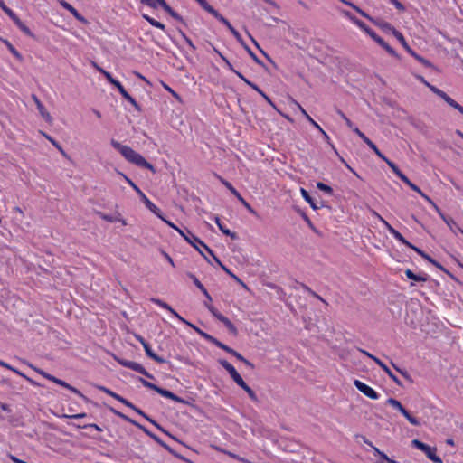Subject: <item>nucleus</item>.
Returning <instances> with one entry per match:
<instances>
[{
    "mask_svg": "<svg viewBox=\"0 0 463 463\" xmlns=\"http://www.w3.org/2000/svg\"><path fill=\"white\" fill-rule=\"evenodd\" d=\"M111 146L118 150L122 156L128 160V162L135 164L137 166L146 168L150 170L152 173H156L155 167L148 163L144 156H142L137 152L134 151L131 147L120 144L118 141H116L114 139L111 140Z\"/></svg>",
    "mask_w": 463,
    "mask_h": 463,
    "instance_id": "nucleus-1",
    "label": "nucleus"
},
{
    "mask_svg": "<svg viewBox=\"0 0 463 463\" xmlns=\"http://www.w3.org/2000/svg\"><path fill=\"white\" fill-rule=\"evenodd\" d=\"M179 234L191 245L193 246L208 263H211L210 260L203 253L200 247L203 248L208 253H212V250L197 236L193 234L188 229L185 232L179 231Z\"/></svg>",
    "mask_w": 463,
    "mask_h": 463,
    "instance_id": "nucleus-2",
    "label": "nucleus"
},
{
    "mask_svg": "<svg viewBox=\"0 0 463 463\" xmlns=\"http://www.w3.org/2000/svg\"><path fill=\"white\" fill-rule=\"evenodd\" d=\"M412 447L423 451L428 458L435 463H442L441 458L436 455L437 449L430 447L429 445L420 441L419 439H413L411 441Z\"/></svg>",
    "mask_w": 463,
    "mask_h": 463,
    "instance_id": "nucleus-3",
    "label": "nucleus"
},
{
    "mask_svg": "<svg viewBox=\"0 0 463 463\" xmlns=\"http://www.w3.org/2000/svg\"><path fill=\"white\" fill-rule=\"evenodd\" d=\"M105 78L108 80L109 83L114 85L118 90L123 98L127 99L128 102H130L137 110H141V108L137 103L136 99L128 94V92L125 90V88L118 80L114 79L110 73H105Z\"/></svg>",
    "mask_w": 463,
    "mask_h": 463,
    "instance_id": "nucleus-4",
    "label": "nucleus"
},
{
    "mask_svg": "<svg viewBox=\"0 0 463 463\" xmlns=\"http://www.w3.org/2000/svg\"><path fill=\"white\" fill-rule=\"evenodd\" d=\"M387 404L391 405L394 409L398 410L413 426H420V422L418 419L411 416L410 412L402 406V404L394 398H389L386 401Z\"/></svg>",
    "mask_w": 463,
    "mask_h": 463,
    "instance_id": "nucleus-5",
    "label": "nucleus"
},
{
    "mask_svg": "<svg viewBox=\"0 0 463 463\" xmlns=\"http://www.w3.org/2000/svg\"><path fill=\"white\" fill-rule=\"evenodd\" d=\"M221 183L229 189L232 194H234L238 200L242 203V205L251 213L256 214V212L252 209V207L250 205V203L244 200V198L240 194V193L232 186V184L222 178L221 176H218Z\"/></svg>",
    "mask_w": 463,
    "mask_h": 463,
    "instance_id": "nucleus-6",
    "label": "nucleus"
},
{
    "mask_svg": "<svg viewBox=\"0 0 463 463\" xmlns=\"http://www.w3.org/2000/svg\"><path fill=\"white\" fill-rule=\"evenodd\" d=\"M219 364L230 373L232 380L239 386H241L244 383V380L241 378V376L239 374V373L236 371V369L232 364H230L228 361L224 359H220Z\"/></svg>",
    "mask_w": 463,
    "mask_h": 463,
    "instance_id": "nucleus-7",
    "label": "nucleus"
},
{
    "mask_svg": "<svg viewBox=\"0 0 463 463\" xmlns=\"http://www.w3.org/2000/svg\"><path fill=\"white\" fill-rule=\"evenodd\" d=\"M354 383V386L365 396L373 400H377L379 398V394L373 388L364 383L363 382L355 380Z\"/></svg>",
    "mask_w": 463,
    "mask_h": 463,
    "instance_id": "nucleus-8",
    "label": "nucleus"
},
{
    "mask_svg": "<svg viewBox=\"0 0 463 463\" xmlns=\"http://www.w3.org/2000/svg\"><path fill=\"white\" fill-rule=\"evenodd\" d=\"M113 357L120 365H122L124 367L131 369L139 373L145 372L144 366L137 362L121 359V358L117 357L116 355H114Z\"/></svg>",
    "mask_w": 463,
    "mask_h": 463,
    "instance_id": "nucleus-9",
    "label": "nucleus"
},
{
    "mask_svg": "<svg viewBox=\"0 0 463 463\" xmlns=\"http://www.w3.org/2000/svg\"><path fill=\"white\" fill-rule=\"evenodd\" d=\"M354 132L362 138V140L380 157L384 158V155L377 148L375 144L372 142L358 128H354Z\"/></svg>",
    "mask_w": 463,
    "mask_h": 463,
    "instance_id": "nucleus-10",
    "label": "nucleus"
},
{
    "mask_svg": "<svg viewBox=\"0 0 463 463\" xmlns=\"http://www.w3.org/2000/svg\"><path fill=\"white\" fill-rule=\"evenodd\" d=\"M219 22L223 24L229 31L234 35V37L239 41L241 42V36L240 33L232 25V24L224 17L222 16L218 11L213 15Z\"/></svg>",
    "mask_w": 463,
    "mask_h": 463,
    "instance_id": "nucleus-11",
    "label": "nucleus"
},
{
    "mask_svg": "<svg viewBox=\"0 0 463 463\" xmlns=\"http://www.w3.org/2000/svg\"><path fill=\"white\" fill-rule=\"evenodd\" d=\"M122 176L126 179L127 183L137 192L139 195L141 201L145 203L147 208H151V201L146 196V194L136 185V184L127 177L125 175L121 174Z\"/></svg>",
    "mask_w": 463,
    "mask_h": 463,
    "instance_id": "nucleus-12",
    "label": "nucleus"
},
{
    "mask_svg": "<svg viewBox=\"0 0 463 463\" xmlns=\"http://www.w3.org/2000/svg\"><path fill=\"white\" fill-rule=\"evenodd\" d=\"M61 5L68 10L79 22L86 24L88 23L87 19L84 18L71 4L66 2L65 0H61Z\"/></svg>",
    "mask_w": 463,
    "mask_h": 463,
    "instance_id": "nucleus-13",
    "label": "nucleus"
},
{
    "mask_svg": "<svg viewBox=\"0 0 463 463\" xmlns=\"http://www.w3.org/2000/svg\"><path fill=\"white\" fill-rule=\"evenodd\" d=\"M434 206L438 210L441 219L446 222V224L449 227L452 232L456 233V232L458 231L463 234V230L458 226L456 222L451 217L446 216L439 210V208L435 204Z\"/></svg>",
    "mask_w": 463,
    "mask_h": 463,
    "instance_id": "nucleus-14",
    "label": "nucleus"
},
{
    "mask_svg": "<svg viewBox=\"0 0 463 463\" xmlns=\"http://www.w3.org/2000/svg\"><path fill=\"white\" fill-rule=\"evenodd\" d=\"M33 99L36 104L37 109H38L39 113L41 114V116L44 118V120L46 122L52 123V118L50 115V113L47 111L45 107L43 105V103L40 101V99L35 95H33Z\"/></svg>",
    "mask_w": 463,
    "mask_h": 463,
    "instance_id": "nucleus-15",
    "label": "nucleus"
},
{
    "mask_svg": "<svg viewBox=\"0 0 463 463\" xmlns=\"http://www.w3.org/2000/svg\"><path fill=\"white\" fill-rule=\"evenodd\" d=\"M373 362L378 364L387 374L388 376L399 386H402V383L398 379V377L391 371V369L379 358H373Z\"/></svg>",
    "mask_w": 463,
    "mask_h": 463,
    "instance_id": "nucleus-16",
    "label": "nucleus"
},
{
    "mask_svg": "<svg viewBox=\"0 0 463 463\" xmlns=\"http://www.w3.org/2000/svg\"><path fill=\"white\" fill-rule=\"evenodd\" d=\"M156 392L158 394L162 395L163 397L171 399V400H173V401H175L176 402L186 403V402L183 398H181V397L177 396L176 394L173 393L172 392H170V391H168L166 389H163V388H161L159 386L157 388Z\"/></svg>",
    "mask_w": 463,
    "mask_h": 463,
    "instance_id": "nucleus-17",
    "label": "nucleus"
},
{
    "mask_svg": "<svg viewBox=\"0 0 463 463\" xmlns=\"http://www.w3.org/2000/svg\"><path fill=\"white\" fill-rule=\"evenodd\" d=\"M12 20L24 33L29 37H34V34L32 33L29 27L26 26L16 14L12 18Z\"/></svg>",
    "mask_w": 463,
    "mask_h": 463,
    "instance_id": "nucleus-18",
    "label": "nucleus"
},
{
    "mask_svg": "<svg viewBox=\"0 0 463 463\" xmlns=\"http://www.w3.org/2000/svg\"><path fill=\"white\" fill-rule=\"evenodd\" d=\"M143 347H144V350L146 352V354L149 358L153 359L154 361H156V362H157L159 364L166 363V360L165 358H163L162 356H159L156 353H154V351L151 349V346L149 345L148 343L146 345H145Z\"/></svg>",
    "mask_w": 463,
    "mask_h": 463,
    "instance_id": "nucleus-19",
    "label": "nucleus"
},
{
    "mask_svg": "<svg viewBox=\"0 0 463 463\" xmlns=\"http://www.w3.org/2000/svg\"><path fill=\"white\" fill-rule=\"evenodd\" d=\"M405 275L408 279L416 282H425L429 279V276L427 274L417 275L413 273L411 269H406Z\"/></svg>",
    "mask_w": 463,
    "mask_h": 463,
    "instance_id": "nucleus-20",
    "label": "nucleus"
},
{
    "mask_svg": "<svg viewBox=\"0 0 463 463\" xmlns=\"http://www.w3.org/2000/svg\"><path fill=\"white\" fill-rule=\"evenodd\" d=\"M172 18L176 21L184 23L182 16L176 13L166 2H163L161 6Z\"/></svg>",
    "mask_w": 463,
    "mask_h": 463,
    "instance_id": "nucleus-21",
    "label": "nucleus"
},
{
    "mask_svg": "<svg viewBox=\"0 0 463 463\" xmlns=\"http://www.w3.org/2000/svg\"><path fill=\"white\" fill-rule=\"evenodd\" d=\"M387 26L392 29L393 35L402 43V45L404 47V49L409 52V50H411V48L408 45L403 35L399 31H397L395 28L392 27L390 24H387Z\"/></svg>",
    "mask_w": 463,
    "mask_h": 463,
    "instance_id": "nucleus-22",
    "label": "nucleus"
},
{
    "mask_svg": "<svg viewBox=\"0 0 463 463\" xmlns=\"http://www.w3.org/2000/svg\"><path fill=\"white\" fill-rule=\"evenodd\" d=\"M214 221H215L216 224L218 225V227H219L220 231H221L223 234H225V235H227V236H230L232 240H236V239L238 238V236H237V234H236L235 232H232V231H230L229 229L225 228V227L222 224V222H221V221H220V218H219V217H217V216H216V217L214 218Z\"/></svg>",
    "mask_w": 463,
    "mask_h": 463,
    "instance_id": "nucleus-23",
    "label": "nucleus"
},
{
    "mask_svg": "<svg viewBox=\"0 0 463 463\" xmlns=\"http://www.w3.org/2000/svg\"><path fill=\"white\" fill-rule=\"evenodd\" d=\"M188 276L193 279L194 284L196 286L197 288H199L202 293L209 299L212 300L211 296L209 295L207 289L204 288V286L198 280V279L192 273H189Z\"/></svg>",
    "mask_w": 463,
    "mask_h": 463,
    "instance_id": "nucleus-24",
    "label": "nucleus"
},
{
    "mask_svg": "<svg viewBox=\"0 0 463 463\" xmlns=\"http://www.w3.org/2000/svg\"><path fill=\"white\" fill-rule=\"evenodd\" d=\"M297 107L299 109L301 113L305 116V118L319 131H322V128L307 114V112L297 102L294 101Z\"/></svg>",
    "mask_w": 463,
    "mask_h": 463,
    "instance_id": "nucleus-25",
    "label": "nucleus"
},
{
    "mask_svg": "<svg viewBox=\"0 0 463 463\" xmlns=\"http://www.w3.org/2000/svg\"><path fill=\"white\" fill-rule=\"evenodd\" d=\"M220 321L223 323V325L228 328V330L233 335H236L238 334L237 328L232 324V322L226 317H221Z\"/></svg>",
    "mask_w": 463,
    "mask_h": 463,
    "instance_id": "nucleus-26",
    "label": "nucleus"
},
{
    "mask_svg": "<svg viewBox=\"0 0 463 463\" xmlns=\"http://www.w3.org/2000/svg\"><path fill=\"white\" fill-rule=\"evenodd\" d=\"M376 43L381 45L383 49L386 50L388 53L394 57H398V54L394 51L393 48H392L382 37L380 39H376Z\"/></svg>",
    "mask_w": 463,
    "mask_h": 463,
    "instance_id": "nucleus-27",
    "label": "nucleus"
},
{
    "mask_svg": "<svg viewBox=\"0 0 463 463\" xmlns=\"http://www.w3.org/2000/svg\"><path fill=\"white\" fill-rule=\"evenodd\" d=\"M301 194L306 202H307L312 209L317 210L319 208V206L314 202L313 198L309 195L308 192L305 190L304 188H301L300 190Z\"/></svg>",
    "mask_w": 463,
    "mask_h": 463,
    "instance_id": "nucleus-28",
    "label": "nucleus"
},
{
    "mask_svg": "<svg viewBox=\"0 0 463 463\" xmlns=\"http://www.w3.org/2000/svg\"><path fill=\"white\" fill-rule=\"evenodd\" d=\"M1 41L6 45L8 50L12 52V54L16 59H18L19 61L23 60V56L21 55V53L14 47V45L9 41L2 39V38H1Z\"/></svg>",
    "mask_w": 463,
    "mask_h": 463,
    "instance_id": "nucleus-29",
    "label": "nucleus"
},
{
    "mask_svg": "<svg viewBox=\"0 0 463 463\" xmlns=\"http://www.w3.org/2000/svg\"><path fill=\"white\" fill-rule=\"evenodd\" d=\"M146 435L153 439L156 442H157L159 445H161L163 448H165L166 450H168L170 453L174 454V450L164 441H162L156 435L152 433L150 430L146 431Z\"/></svg>",
    "mask_w": 463,
    "mask_h": 463,
    "instance_id": "nucleus-30",
    "label": "nucleus"
},
{
    "mask_svg": "<svg viewBox=\"0 0 463 463\" xmlns=\"http://www.w3.org/2000/svg\"><path fill=\"white\" fill-rule=\"evenodd\" d=\"M411 189L417 192L419 194H420L424 199H426L428 202L432 203L434 205V203L430 200V198L426 195L416 184L411 183L410 179H408V182L405 183Z\"/></svg>",
    "mask_w": 463,
    "mask_h": 463,
    "instance_id": "nucleus-31",
    "label": "nucleus"
},
{
    "mask_svg": "<svg viewBox=\"0 0 463 463\" xmlns=\"http://www.w3.org/2000/svg\"><path fill=\"white\" fill-rule=\"evenodd\" d=\"M200 5L201 7L205 10L206 12H208L209 14H211L213 16L215 14V13L217 12V10H215L212 5H210L206 0H195Z\"/></svg>",
    "mask_w": 463,
    "mask_h": 463,
    "instance_id": "nucleus-32",
    "label": "nucleus"
},
{
    "mask_svg": "<svg viewBox=\"0 0 463 463\" xmlns=\"http://www.w3.org/2000/svg\"><path fill=\"white\" fill-rule=\"evenodd\" d=\"M392 235L400 241L402 244L406 245L407 247L412 249L414 245H412L411 242H409L398 231L392 230Z\"/></svg>",
    "mask_w": 463,
    "mask_h": 463,
    "instance_id": "nucleus-33",
    "label": "nucleus"
},
{
    "mask_svg": "<svg viewBox=\"0 0 463 463\" xmlns=\"http://www.w3.org/2000/svg\"><path fill=\"white\" fill-rule=\"evenodd\" d=\"M300 287L305 290L307 291L308 294H310L312 297L319 299L320 301H322L324 304L326 305H328V303L324 299L322 298L319 295H317L315 291H313L308 286L305 285L304 283H299Z\"/></svg>",
    "mask_w": 463,
    "mask_h": 463,
    "instance_id": "nucleus-34",
    "label": "nucleus"
},
{
    "mask_svg": "<svg viewBox=\"0 0 463 463\" xmlns=\"http://www.w3.org/2000/svg\"><path fill=\"white\" fill-rule=\"evenodd\" d=\"M212 344H213L214 345H216L217 347L222 349L223 351L227 352L228 354H232L233 349L231 348L230 346L224 345L223 343H222L221 341H219L218 339H216L215 337L213 338V340L211 341Z\"/></svg>",
    "mask_w": 463,
    "mask_h": 463,
    "instance_id": "nucleus-35",
    "label": "nucleus"
},
{
    "mask_svg": "<svg viewBox=\"0 0 463 463\" xmlns=\"http://www.w3.org/2000/svg\"><path fill=\"white\" fill-rule=\"evenodd\" d=\"M445 102L453 109H457L459 113H463V107L457 101H455L453 99H451L449 96H448L447 99H445Z\"/></svg>",
    "mask_w": 463,
    "mask_h": 463,
    "instance_id": "nucleus-36",
    "label": "nucleus"
},
{
    "mask_svg": "<svg viewBox=\"0 0 463 463\" xmlns=\"http://www.w3.org/2000/svg\"><path fill=\"white\" fill-rule=\"evenodd\" d=\"M240 387L242 388L248 393L249 397L253 402L258 401L255 392L245 382Z\"/></svg>",
    "mask_w": 463,
    "mask_h": 463,
    "instance_id": "nucleus-37",
    "label": "nucleus"
},
{
    "mask_svg": "<svg viewBox=\"0 0 463 463\" xmlns=\"http://www.w3.org/2000/svg\"><path fill=\"white\" fill-rule=\"evenodd\" d=\"M144 19H146L152 26L159 28L161 30H165V26L164 24L155 20L154 18L148 16L147 14H143Z\"/></svg>",
    "mask_w": 463,
    "mask_h": 463,
    "instance_id": "nucleus-38",
    "label": "nucleus"
},
{
    "mask_svg": "<svg viewBox=\"0 0 463 463\" xmlns=\"http://www.w3.org/2000/svg\"><path fill=\"white\" fill-rule=\"evenodd\" d=\"M364 442L373 449L374 455H378L381 459L389 461V458L387 457V455L384 452L381 451L378 448L374 447L371 441L364 439Z\"/></svg>",
    "mask_w": 463,
    "mask_h": 463,
    "instance_id": "nucleus-39",
    "label": "nucleus"
},
{
    "mask_svg": "<svg viewBox=\"0 0 463 463\" xmlns=\"http://www.w3.org/2000/svg\"><path fill=\"white\" fill-rule=\"evenodd\" d=\"M110 411L115 414L117 415L118 417L121 418L122 420H124L125 421L127 422H129L130 424L134 425V424H137V421L134 420L133 419L129 418L128 416L125 415L124 413L113 409V408H110Z\"/></svg>",
    "mask_w": 463,
    "mask_h": 463,
    "instance_id": "nucleus-40",
    "label": "nucleus"
},
{
    "mask_svg": "<svg viewBox=\"0 0 463 463\" xmlns=\"http://www.w3.org/2000/svg\"><path fill=\"white\" fill-rule=\"evenodd\" d=\"M28 365H29L32 369H33L35 372H37L38 373H40L41 375H43L44 378H46V379H48V380H50V381H52V382H54V380H55V378H56L55 376H53V375H52V374H50V373H48L44 372L43 370H41V369H39V368H36V367H35V366H33L32 364H28Z\"/></svg>",
    "mask_w": 463,
    "mask_h": 463,
    "instance_id": "nucleus-41",
    "label": "nucleus"
},
{
    "mask_svg": "<svg viewBox=\"0 0 463 463\" xmlns=\"http://www.w3.org/2000/svg\"><path fill=\"white\" fill-rule=\"evenodd\" d=\"M427 87L433 92L435 93L436 95H438L439 98H441L444 101H445V99H447V97L449 96L448 94H446L443 90L438 89L437 87L433 86V85H430V84H427Z\"/></svg>",
    "mask_w": 463,
    "mask_h": 463,
    "instance_id": "nucleus-42",
    "label": "nucleus"
},
{
    "mask_svg": "<svg viewBox=\"0 0 463 463\" xmlns=\"http://www.w3.org/2000/svg\"><path fill=\"white\" fill-rule=\"evenodd\" d=\"M163 2H165V0H141V3L143 5H148L152 8H156L157 6H162Z\"/></svg>",
    "mask_w": 463,
    "mask_h": 463,
    "instance_id": "nucleus-43",
    "label": "nucleus"
},
{
    "mask_svg": "<svg viewBox=\"0 0 463 463\" xmlns=\"http://www.w3.org/2000/svg\"><path fill=\"white\" fill-rule=\"evenodd\" d=\"M392 365L393 366V368L399 372L410 383H413V380L411 376V374L406 371V370H402L401 368H399L398 366H396L394 364L393 362H391Z\"/></svg>",
    "mask_w": 463,
    "mask_h": 463,
    "instance_id": "nucleus-44",
    "label": "nucleus"
},
{
    "mask_svg": "<svg viewBox=\"0 0 463 463\" xmlns=\"http://www.w3.org/2000/svg\"><path fill=\"white\" fill-rule=\"evenodd\" d=\"M412 250H415L420 257L429 261L430 263H434V259H432L429 254L417 248L416 246L412 247Z\"/></svg>",
    "mask_w": 463,
    "mask_h": 463,
    "instance_id": "nucleus-45",
    "label": "nucleus"
},
{
    "mask_svg": "<svg viewBox=\"0 0 463 463\" xmlns=\"http://www.w3.org/2000/svg\"><path fill=\"white\" fill-rule=\"evenodd\" d=\"M317 189L325 192L327 194H330V195L333 194V189L329 185H327L322 182H317Z\"/></svg>",
    "mask_w": 463,
    "mask_h": 463,
    "instance_id": "nucleus-46",
    "label": "nucleus"
},
{
    "mask_svg": "<svg viewBox=\"0 0 463 463\" xmlns=\"http://www.w3.org/2000/svg\"><path fill=\"white\" fill-rule=\"evenodd\" d=\"M346 14L350 17V19L358 26L360 27L362 30H364V32L366 31V28H368V26L361 20L357 19L356 17L354 16H352L350 15L348 13H346Z\"/></svg>",
    "mask_w": 463,
    "mask_h": 463,
    "instance_id": "nucleus-47",
    "label": "nucleus"
},
{
    "mask_svg": "<svg viewBox=\"0 0 463 463\" xmlns=\"http://www.w3.org/2000/svg\"><path fill=\"white\" fill-rule=\"evenodd\" d=\"M0 8L12 19L15 14L10 9L4 1H0Z\"/></svg>",
    "mask_w": 463,
    "mask_h": 463,
    "instance_id": "nucleus-48",
    "label": "nucleus"
},
{
    "mask_svg": "<svg viewBox=\"0 0 463 463\" xmlns=\"http://www.w3.org/2000/svg\"><path fill=\"white\" fill-rule=\"evenodd\" d=\"M222 269L228 274L230 275L232 278H233L239 284L242 285L243 287H245V284L241 281V279H240L236 275H234L226 266L224 265H222Z\"/></svg>",
    "mask_w": 463,
    "mask_h": 463,
    "instance_id": "nucleus-49",
    "label": "nucleus"
},
{
    "mask_svg": "<svg viewBox=\"0 0 463 463\" xmlns=\"http://www.w3.org/2000/svg\"><path fill=\"white\" fill-rule=\"evenodd\" d=\"M139 381H140V383H141L145 387H146V388H148V389H151V390H154L155 392H156V391H157V388H158V386H157V385H156V384H154V383H150V382H148V381H146V380H145V379H143V378H139Z\"/></svg>",
    "mask_w": 463,
    "mask_h": 463,
    "instance_id": "nucleus-50",
    "label": "nucleus"
},
{
    "mask_svg": "<svg viewBox=\"0 0 463 463\" xmlns=\"http://www.w3.org/2000/svg\"><path fill=\"white\" fill-rule=\"evenodd\" d=\"M194 331L200 335L203 338H204L205 340L209 341L211 343V341L213 340V336H212L211 335L202 331L199 327H194Z\"/></svg>",
    "mask_w": 463,
    "mask_h": 463,
    "instance_id": "nucleus-51",
    "label": "nucleus"
},
{
    "mask_svg": "<svg viewBox=\"0 0 463 463\" xmlns=\"http://www.w3.org/2000/svg\"><path fill=\"white\" fill-rule=\"evenodd\" d=\"M148 209L162 221L163 219H165L162 215L161 210L158 207H156L153 203H151V208Z\"/></svg>",
    "mask_w": 463,
    "mask_h": 463,
    "instance_id": "nucleus-52",
    "label": "nucleus"
},
{
    "mask_svg": "<svg viewBox=\"0 0 463 463\" xmlns=\"http://www.w3.org/2000/svg\"><path fill=\"white\" fill-rule=\"evenodd\" d=\"M374 215H376L379 220L383 223L389 232L392 234V230H395L388 222H386L383 217H381L377 213L374 212Z\"/></svg>",
    "mask_w": 463,
    "mask_h": 463,
    "instance_id": "nucleus-53",
    "label": "nucleus"
},
{
    "mask_svg": "<svg viewBox=\"0 0 463 463\" xmlns=\"http://www.w3.org/2000/svg\"><path fill=\"white\" fill-rule=\"evenodd\" d=\"M209 311L213 314V316L214 317H216L219 321H220V318L221 317H224V316L222 314H221L215 307H213V306H208L207 307Z\"/></svg>",
    "mask_w": 463,
    "mask_h": 463,
    "instance_id": "nucleus-54",
    "label": "nucleus"
},
{
    "mask_svg": "<svg viewBox=\"0 0 463 463\" xmlns=\"http://www.w3.org/2000/svg\"><path fill=\"white\" fill-rule=\"evenodd\" d=\"M44 136L56 148L59 149V151H61L62 154H64L62 147L60 146V144L55 139H53L52 137H51L48 135H44Z\"/></svg>",
    "mask_w": 463,
    "mask_h": 463,
    "instance_id": "nucleus-55",
    "label": "nucleus"
},
{
    "mask_svg": "<svg viewBox=\"0 0 463 463\" xmlns=\"http://www.w3.org/2000/svg\"><path fill=\"white\" fill-rule=\"evenodd\" d=\"M382 160H383L384 162H386V164L391 167V169L394 172L397 171V169H399V167L396 165V164H394L392 161L389 160L385 156H384V158H381Z\"/></svg>",
    "mask_w": 463,
    "mask_h": 463,
    "instance_id": "nucleus-56",
    "label": "nucleus"
},
{
    "mask_svg": "<svg viewBox=\"0 0 463 463\" xmlns=\"http://www.w3.org/2000/svg\"><path fill=\"white\" fill-rule=\"evenodd\" d=\"M151 301L156 303V305H158L159 307L165 308V309H167L169 308V305L164 301H162L161 299H158V298H151Z\"/></svg>",
    "mask_w": 463,
    "mask_h": 463,
    "instance_id": "nucleus-57",
    "label": "nucleus"
},
{
    "mask_svg": "<svg viewBox=\"0 0 463 463\" xmlns=\"http://www.w3.org/2000/svg\"><path fill=\"white\" fill-rule=\"evenodd\" d=\"M180 33L182 37L184 39V41L187 43V44L190 46L192 50H195V46L193 43L192 40L182 31H180Z\"/></svg>",
    "mask_w": 463,
    "mask_h": 463,
    "instance_id": "nucleus-58",
    "label": "nucleus"
},
{
    "mask_svg": "<svg viewBox=\"0 0 463 463\" xmlns=\"http://www.w3.org/2000/svg\"><path fill=\"white\" fill-rule=\"evenodd\" d=\"M255 90L258 93H260V96H262L269 104H270L273 108L276 109L275 104L271 101V99L259 87H258V90Z\"/></svg>",
    "mask_w": 463,
    "mask_h": 463,
    "instance_id": "nucleus-59",
    "label": "nucleus"
},
{
    "mask_svg": "<svg viewBox=\"0 0 463 463\" xmlns=\"http://www.w3.org/2000/svg\"><path fill=\"white\" fill-rule=\"evenodd\" d=\"M148 420L150 423H152L154 426H156L158 430H160L161 431L165 432V434L171 436L161 425H159L156 420H154L152 418L148 417V419L146 420Z\"/></svg>",
    "mask_w": 463,
    "mask_h": 463,
    "instance_id": "nucleus-60",
    "label": "nucleus"
},
{
    "mask_svg": "<svg viewBox=\"0 0 463 463\" xmlns=\"http://www.w3.org/2000/svg\"><path fill=\"white\" fill-rule=\"evenodd\" d=\"M248 53L250 56L257 62L258 64H262V61L256 56V54L249 48L248 46H245Z\"/></svg>",
    "mask_w": 463,
    "mask_h": 463,
    "instance_id": "nucleus-61",
    "label": "nucleus"
},
{
    "mask_svg": "<svg viewBox=\"0 0 463 463\" xmlns=\"http://www.w3.org/2000/svg\"><path fill=\"white\" fill-rule=\"evenodd\" d=\"M365 33L371 36L372 39H373L376 42V39H380L381 37L370 27L366 28Z\"/></svg>",
    "mask_w": 463,
    "mask_h": 463,
    "instance_id": "nucleus-62",
    "label": "nucleus"
},
{
    "mask_svg": "<svg viewBox=\"0 0 463 463\" xmlns=\"http://www.w3.org/2000/svg\"><path fill=\"white\" fill-rule=\"evenodd\" d=\"M98 389L113 398H114V395H116V392H114L113 391L109 390V388H107L105 386H99Z\"/></svg>",
    "mask_w": 463,
    "mask_h": 463,
    "instance_id": "nucleus-63",
    "label": "nucleus"
},
{
    "mask_svg": "<svg viewBox=\"0 0 463 463\" xmlns=\"http://www.w3.org/2000/svg\"><path fill=\"white\" fill-rule=\"evenodd\" d=\"M394 174H395V175H397V176H398V177H399V178H400L403 183L408 182V179H409V178H408L405 175H403L400 169H397V171H396V172H394Z\"/></svg>",
    "mask_w": 463,
    "mask_h": 463,
    "instance_id": "nucleus-64",
    "label": "nucleus"
}]
</instances>
